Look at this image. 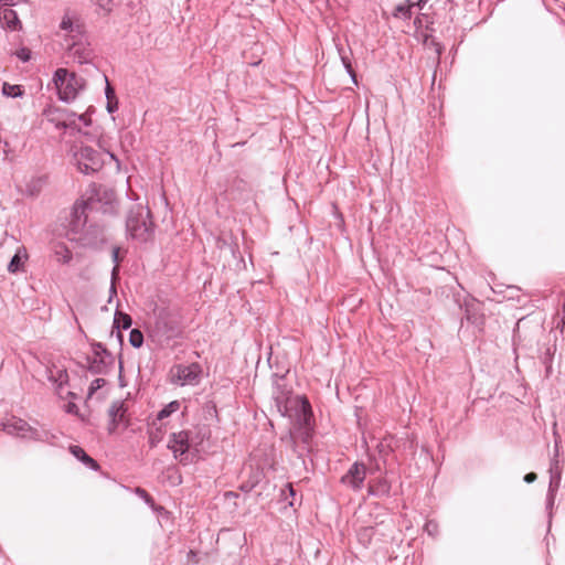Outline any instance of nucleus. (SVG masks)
Listing matches in <instances>:
<instances>
[{
	"label": "nucleus",
	"mask_w": 565,
	"mask_h": 565,
	"mask_svg": "<svg viewBox=\"0 0 565 565\" xmlns=\"http://www.w3.org/2000/svg\"><path fill=\"white\" fill-rule=\"evenodd\" d=\"M78 25V19L70 14H65L61 21V29L65 31H74Z\"/></svg>",
	"instance_id": "20"
},
{
	"label": "nucleus",
	"mask_w": 565,
	"mask_h": 565,
	"mask_svg": "<svg viewBox=\"0 0 565 565\" xmlns=\"http://www.w3.org/2000/svg\"><path fill=\"white\" fill-rule=\"evenodd\" d=\"M180 402L173 401L169 403L164 408H162L152 420L151 426L154 427L158 431L161 430V427L166 424L164 420L173 413L179 412Z\"/></svg>",
	"instance_id": "10"
},
{
	"label": "nucleus",
	"mask_w": 565,
	"mask_h": 565,
	"mask_svg": "<svg viewBox=\"0 0 565 565\" xmlns=\"http://www.w3.org/2000/svg\"><path fill=\"white\" fill-rule=\"evenodd\" d=\"M201 370L199 365H179L172 370V380L174 383L185 386V385H195L200 381Z\"/></svg>",
	"instance_id": "6"
},
{
	"label": "nucleus",
	"mask_w": 565,
	"mask_h": 565,
	"mask_svg": "<svg viewBox=\"0 0 565 565\" xmlns=\"http://www.w3.org/2000/svg\"><path fill=\"white\" fill-rule=\"evenodd\" d=\"M104 196L107 200L108 203H111L115 200V193L111 190H105Z\"/></svg>",
	"instance_id": "32"
},
{
	"label": "nucleus",
	"mask_w": 565,
	"mask_h": 565,
	"mask_svg": "<svg viewBox=\"0 0 565 565\" xmlns=\"http://www.w3.org/2000/svg\"><path fill=\"white\" fill-rule=\"evenodd\" d=\"M105 386H106V381L104 379L94 380L89 386V390L87 393V398L90 399L95 395L98 399L103 398L105 396V392H106Z\"/></svg>",
	"instance_id": "14"
},
{
	"label": "nucleus",
	"mask_w": 565,
	"mask_h": 565,
	"mask_svg": "<svg viewBox=\"0 0 565 565\" xmlns=\"http://www.w3.org/2000/svg\"><path fill=\"white\" fill-rule=\"evenodd\" d=\"M22 264H23L22 258H21L20 254H19V253H17V254L12 257L11 262L9 263V265H8V270H9L10 273H17L18 270H20V268H21Z\"/></svg>",
	"instance_id": "23"
},
{
	"label": "nucleus",
	"mask_w": 565,
	"mask_h": 565,
	"mask_svg": "<svg viewBox=\"0 0 565 565\" xmlns=\"http://www.w3.org/2000/svg\"><path fill=\"white\" fill-rule=\"evenodd\" d=\"M366 476L365 467L363 465L355 463L343 477V481L354 489H359Z\"/></svg>",
	"instance_id": "9"
},
{
	"label": "nucleus",
	"mask_w": 565,
	"mask_h": 565,
	"mask_svg": "<svg viewBox=\"0 0 565 565\" xmlns=\"http://www.w3.org/2000/svg\"><path fill=\"white\" fill-rule=\"evenodd\" d=\"M70 125L82 132V128L88 127L90 125V119L86 114L73 115L70 119Z\"/></svg>",
	"instance_id": "17"
},
{
	"label": "nucleus",
	"mask_w": 565,
	"mask_h": 565,
	"mask_svg": "<svg viewBox=\"0 0 565 565\" xmlns=\"http://www.w3.org/2000/svg\"><path fill=\"white\" fill-rule=\"evenodd\" d=\"M96 243H97V239L89 237L88 233L82 239V245H84V246H92V245H95Z\"/></svg>",
	"instance_id": "28"
},
{
	"label": "nucleus",
	"mask_w": 565,
	"mask_h": 565,
	"mask_svg": "<svg viewBox=\"0 0 565 565\" xmlns=\"http://www.w3.org/2000/svg\"><path fill=\"white\" fill-rule=\"evenodd\" d=\"M413 7V3L409 1H406L404 3H401L396 7L394 15L395 17H403L405 19H408L411 17V9Z\"/></svg>",
	"instance_id": "21"
},
{
	"label": "nucleus",
	"mask_w": 565,
	"mask_h": 565,
	"mask_svg": "<svg viewBox=\"0 0 565 565\" xmlns=\"http://www.w3.org/2000/svg\"><path fill=\"white\" fill-rule=\"evenodd\" d=\"M129 343L134 348H140L143 343V334L138 329H132L129 334Z\"/></svg>",
	"instance_id": "22"
},
{
	"label": "nucleus",
	"mask_w": 565,
	"mask_h": 565,
	"mask_svg": "<svg viewBox=\"0 0 565 565\" xmlns=\"http://www.w3.org/2000/svg\"><path fill=\"white\" fill-rule=\"evenodd\" d=\"M153 223L149 209L137 203L132 206L127 217V231L137 239L147 241L152 232Z\"/></svg>",
	"instance_id": "3"
},
{
	"label": "nucleus",
	"mask_w": 565,
	"mask_h": 565,
	"mask_svg": "<svg viewBox=\"0 0 565 565\" xmlns=\"http://www.w3.org/2000/svg\"><path fill=\"white\" fill-rule=\"evenodd\" d=\"M288 488H289L290 494H291V495H294V489H292V487H291V486H288Z\"/></svg>",
	"instance_id": "35"
},
{
	"label": "nucleus",
	"mask_w": 565,
	"mask_h": 565,
	"mask_svg": "<svg viewBox=\"0 0 565 565\" xmlns=\"http://www.w3.org/2000/svg\"><path fill=\"white\" fill-rule=\"evenodd\" d=\"M279 409L284 408V415L294 418L299 425L307 426L311 418L309 402L302 396H292L286 399L282 405L278 401Z\"/></svg>",
	"instance_id": "4"
},
{
	"label": "nucleus",
	"mask_w": 565,
	"mask_h": 565,
	"mask_svg": "<svg viewBox=\"0 0 565 565\" xmlns=\"http://www.w3.org/2000/svg\"><path fill=\"white\" fill-rule=\"evenodd\" d=\"M54 257L58 264L66 265L73 259V254L66 245L57 244L54 247Z\"/></svg>",
	"instance_id": "12"
},
{
	"label": "nucleus",
	"mask_w": 565,
	"mask_h": 565,
	"mask_svg": "<svg viewBox=\"0 0 565 565\" xmlns=\"http://www.w3.org/2000/svg\"><path fill=\"white\" fill-rule=\"evenodd\" d=\"M426 0H419L418 2V6H420L422 3H424Z\"/></svg>",
	"instance_id": "36"
},
{
	"label": "nucleus",
	"mask_w": 565,
	"mask_h": 565,
	"mask_svg": "<svg viewBox=\"0 0 565 565\" xmlns=\"http://www.w3.org/2000/svg\"><path fill=\"white\" fill-rule=\"evenodd\" d=\"M161 435H154L152 431H151V439L152 440H157V441H160L161 440Z\"/></svg>",
	"instance_id": "34"
},
{
	"label": "nucleus",
	"mask_w": 565,
	"mask_h": 565,
	"mask_svg": "<svg viewBox=\"0 0 565 565\" xmlns=\"http://www.w3.org/2000/svg\"><path fill=\"white\" fill-rule=\"evenodd\" d=\"M0 21L9 29L15 30L19 25L17 12L11 7L0 8Z\"/></svg>",
	"instance_id": "11"
},
{
	"label": "nucleus",
	"mask_w": 565,
	"mask_h": 565,
	"mask_svg": "<svg viewBox=\"0 0 565 565\" xmlns=\"http://www.w3.org/2000/svg\"><path fill=\"white\" fill-rule=\"evenodd\" d=\"M536 479V475L534 472H530L527 475H525L524 477V481L525 482H533L534 480Z\"/></svg>",
	"instance_id": "33"
},
{
	"label": "nucleus",
	"mask_w": 565,
	"mask_h": 565,
	"mask_svg": "<svg viewBox=\"0 0 565 565\" xmlns=\"http://www.w3.org/2000/svg\"><path fill=\"white\" fill-rule=\"evenodd\" d=\"M65 411L70 414H75L77 415L78 414V408L76 406L75 403L73 402H70L66 406H65Z\"/></svg>",
	"instance_id": "29"
},
{
	"label": "nucleus",
	"mask_w": 565,
	"mask_h": 565,
	"mask_svg": "<svg viewBox=\"0 0 565 565\" xmlns=\"http://www.w3.org/2000/svg\"><path fill=\"white\" fill-rule=\"evenodd\" d=\"M106 83H107L106 89H105L106 99H107L106 108H107L108 113L113 114L118 109V99L116 97L114 88L110 86V84L107 81H106Z\"/></svg>",
	"instance_id": "15"
},
{
	"label": "nucleus",
	"mask_w": 565,
	"mask_h": 565,
	"mask_svg": "<svg viewBox=\"0 0 565 565\" xmlns=\"http://www.w3.org/2000/svg\"><path fill=\"white\" fill-rule=\"evenodd\" d=\"M22 2V0H0V7H13Z\"/></svg>",
	"instance_id": "30"
},
{
	"label": "nucleus",
	"mask_w": 565,
	"mask_h": 565,
	"mask_svg": "<svg viewBox=\"0 0 565 565\" xmlns=\"http://www.w3.org/2000/svg\"><path fill=\"white\" fill-rule=\"evenodd\" d=\"M116 274H117V267H115V268H114V270H113L111 286H110V289H109V299H108V302H111V301H113V297H115V296H116V294H117V291H116V287H115Z\"/></svg>",
	"instance_id": "25"
},
{
	"label": "nucleus",
	"mask_w": 565,
	"mask_h": 565,
	"mask_svg": "<svg viewBox=\"0 0 565 565\" xmlns=\"http://www.w3.org/2000/svg\"><path fill=\"white\" fill-rule=\"evenodd\" d=\"M2 94L7 97L18 98L24 95V89L21 85L9 84L4 82L2 84Z\"/></svg>",
	"instance_id": "16"
},
{
	"label": "nucleus",
	"mask_w": 565,
	"mask_h": 565,
	"mask_svg": "<svg viewBox=\"0 0 565 565\" xmlns=\"http://www.w3.org/2000/svg\"><path fill=\"white\" fill-rule=\"evenodd\" d=\"M114 324L117 328L128 329L131 326V318L124 312L117 311L115 313Z\"/></svg>",
	"instance_id": "19"
},
{
	"label": "nucleus",
	"mask_w": 565,
	"mask_h": 565,
	"mask_svg": "<svg viewBox=\"0 0 565 565\" xmlns=\"http://www.w3.org/2000/svg\"><path fill=\"white\" fill-rule=\"evenodd\" d=\"M71 452L81 461L85 462L86 465L90 466L92 468L96 467V462L86 455V452L78 446H72L70 448Z\"/></svg>",
	"instance_id": "18"
},
{
	"label": "nucleus",
	"mask_w": 565,
	"mask_h": 565,
	"mask_svg": "<svg viewBox=\"0 0 565 565\" xmlns=\"http://www.w3.org/2000/svg\"><path fill=\"white\" fill-rule=\"evenodd\" d=\"M370 491L372 493H387L388 492V487L386 484H383L379 488H375L373 484H370Z\"/></svg>",
	"instance_id": "27"
},
{
	"label": "nucleus",
	"mask_w": 565,
	"mask_h": 565,
	"mask_svg": "<svg viewBox=\"0 0 565 565\" xmlns=\"http://www.w3.org/2000/svg\"><path fill=\"white\" fill-rule=\"evenodd\" d=\"M17 56L23 61V62H26L30 60L31 57V53L28 49H21L17 52Z\"/></svg>",
	"instance_id": "26"
},
{
	"label": "nucleus",
	"mask_w": 565,
	"mask_h": 565,
	"mask_svg": "<svg viewBox=\"0 0 565 565\" xmlns=\"http://www.w3.org/2000/svg\"><path fill=\"white\" fill-rule=\"evenodd\" d=\"M52 81L58 98L63 102L74 100L86 85L83 77L64 67L55 71Z\"/></svg>",
	"instance_id": "2"
},
{
	"label": "nucleus",
	"mask_w": 565,
	"mask_h": 565,
	"mask_svg": "<svg viewBox=\"0 0 565 565\" xmlns=\"http://www.w3.org/2000/svg\"><path fill=\"white\" fill-rule=\"evenodd\" d=\"M178 331V323L173 316L166 310L156 312V320L150 329V335L159 342L171 339Z\"/></svg>",
	"instance_id": "5"
},
{
	"label": "nucleus",
	"mask_w": 565,
	"mask_h": 565,
	"mask_svg": "<svg viewBox=\"0 0 565 565\" xmlns=\"http://www.w3.org/2000/svg\"><path fill=\"white\" fill-rule=\"evenodd\" d=\"M342 61H343L344 67L347 68V71L352 76L353 82L356 83L355 74H354V72L352 70L351 63L349 61H347L345 58H342Z\"/></svg>",
	"instance_id": "31"
},
{
	"label": "nucleus",
	"mask_w": 565,
	"mask_h": 565,
	"mask_svg": "<svg viewBox=\"0 0 565 565\" xmlns=\"http://www.w3.org/2000/svg\"><path fill=\"white\" fill-rule=\"evenodd\" d=\"M169 448L173 451L174 456H183L189 450L191 444L189 434L186 431H179L171 435L169 440Z\"/></svg>",
	"instance_id": "8"
},
{
	"label": "nucleus",
	"mask_w": 565,
	"mask_h": 565,
	"mask_svg": "<svg viewBox=\"0 0 565 565\" xmlns=\"http://www.w3.org/2000/svg\"><path fill=\"white\" fill-rule=\"evenodd\" d=\"M94 4H96L100 11L107 13L111 10L113 1L111 0H90Z\"/></svg>",
	"instance_id": "24"
},
{
	"label": "nucleus",
	"mask_w": 565,
	"mask_h": 565,
	"mask_svg": "<svg viewBox=\"0 0 565 565\" xmlns=\"http://www.w3.org/2000/svg\"><path fill=\"white\" fill-rule=\"evenodd\" d=\"M4 428L10 434H17V435H21V436H25V433L29 430V426L25 422H23L22 419H15V418H12L11 420H9L6 424Z\"/></svg>",
	"instance_id": "13"
},
{
	"label": "nucleus",
	"mask_w": 565,
	"mask_h": 565,
	"mask_svg": "<svg viewBox=\"0 0 565 565\" xmlns=\"http://www.w3.org/2000/svg\"><path fill=\"white\" fill-rule=\"evenodd\" d=\"M109 415V424L108 431L109 434H115L128 425V420L126 417V408L122 402H115L108 412Z\"/></svg>",
	"instance_id": "7"
},
{
	"label": "nucleus",
	"mask_w": 565,
	"mask_h": 565,
	"mask_svg": "<svg viewBox=\"0 0 565 565\" xmlns=\"http://www.w3.org/2000/svg\"><path fill=\"white\" fill-rule=\"evenodd\" d=\"M84 140L73 147V159L77 169L83 173L99 171L104 166V157L108 156L119 167L117 157L108 150V143L103 136L93 138L88 132H83Z\"/></svg>",
	"instance_id": "1"
}]
</instances>
